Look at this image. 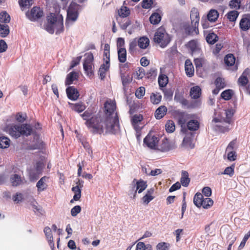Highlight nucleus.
Wrapping results in <instances>:
<instances>
[{
	"mask_svg": "<svg viewBox=\"0 0 250 250\" xmlns=\"http://www.w3.org/2000/svg\"><path fill=\"white\" fill-rule=\"evenodd\" d=\"M106 110V118L102 124L104 125L105 132L115 133L119 129V123L117 113L115 112L116 105L112 101H107L104 104Z\"/></svg>",
	"mask_w": 250,
	"mask_h": 250,
	"instance_id": "obj_1",
	"label": "nucleus"
},
{
	"mask_svg": "<svg viewBox=\"0 0 250 250\" xmlns=\"http://www.w3.org/2000/svg\"><path fill=\"white\" fill-rule=\"evenodd\" d=\"M45 30L50 34L55 32L59 34L63 31V23L62 17L57 18L55 14L50 13L46 17V23L44 25Z\"/></svg>",
	"mask_w": 250,
	"mask_h": 250,
	"instance_id": "obj_2",
	"label": "nucleus"
},
{
	"mask_svg": "<svg viewBox=\"0 0 250 250\" xmlns=\"http://www.w3.org/2000/svg\"><path fill=\"white\" fill-rule=\"evenodd\" d=\"M91 116L90 113L87 111H85L81 116L84 120H87L85 124L87 126L91 129L93 133H99L100 134L104 132V125L102 124V119L100 117H92L89 120Z\"/></svg>",
	"mask_w": 250,
	"mask_h": 250,
	"instance_id": "obj_3",
	"label": "nucleus"
},
{
	"mask_svg": "<svg viewBox=\"0 0 250 250\" xmlns=\"http://www.w3.org/2000/svg\"><path fill=\"white\" fill-rule=\"evenodd\" d=\"M32 128L30 125L22 124L21 125H12L8 128L9 134L15 138H19L21 135L28 136L32 133Z\"/></svg>",
	"mask_w": 250,
	"mask_h": 250,
	"instance_id": "obj_4",
	"label": "nucleus"
},
{
	"mask_svg": "<svg viewBox=\"0 0 250 250\" xmlns=\"http://www.w3.org/2000/svg\"><path fill=\"white\" fill-rule=\"evenodd\" d=\"M153 40L161 47L165 48L170 42L171 38L169 35L166 32L165 29L161 27L156 31Z\"/></svg>",
	"mask_w": 250,
	"mask_h": 250,
	"instance_id": "obj_5",
	"label": "nucleus"
},
{
	"mask_svg": "<svg viewBox=\"0 0 250 250\" xmlns=\"http://www.w3.org/2000/svg\"><path fill=\"white\" fill-rule=\"evenodd\" d=\"M80 6L75 2H72L67 10V17L66 19V26H68L77 20L79 16V10Z\"/></svg>",
	"mask_w": 250,
	"mask_h": 250,
	"instance_id": "obj_6",
	"label": "nucleus"
},
{
	"mask_svg": "<svg viewBox=\"0 0 250 250\" xmlns=\"http://www.w3.org/2000/svg\"><path fill=\"white\" fill-rule=\"evenodd\" d=\"M250 73V70L249 69H246L238 79V83L240 86L241 91L243 90L244 92L250 94V85L247 87V84L249 82L248 76H249Z\"/></svg>",
	"mask_w": 250,
	"mask_h": 250,
	"instance_id": "obj_7",
	"label": "nucleus"
},
{
	"mask_svg": "<svg viewBox=\"0 0 250 250\" xmlns=\"http://www.w3.org/2000/svg\"><path fill=\"white\" fill-rule=\"evenodd\" d=\"M85 57L83 63V69L87 75L91 76L93 74V55L91 53H88L85 54Z\"/></svg>",
	"mask_w": 250,
	"mask_h": 250,
	"instance_id": "obj_8",
	"label": "nucleus"
},
{
	"mask_svg": "<svg viewBox=\"0 0 250 250\" xmlns=\"http://www.w3.org/2000/svg\"><path fill=\"white\" fill-rule=\"evenodd\" d=\"M176 147L175 143L168 140L167 138L163 139L160 144L157 145L156 149L162 152H167Z\"/></svg>",
	"mask_w": 250,
	"mask_h": 250,
	"instance_id": "obj_9",
	"label": "nucleus"
},
{
	"mask_svg": "<svg viewBox=\"0 0 250 250\" xmlns=\"http://www.w3.org/2000/svg\"><path fill=\"white\" fill-rule=\"evenodd\" d=\"M159 141L158 137L148 133L144 139V144L151 149H156Z\"/></svg>",
	"mask_w": 250,
	"mask_h": 250,
	"instance_id": "obj_10",
	"label": "nucleus"
},
{
	"mask_svg": "<svg viewBox=\"0 0 250 250\" xmlns=\"http://www.w3.org/2000/svg\"><path fill=\"white\" fill-rule=\"evenodd\" d=\"M26 15L30 21H35L43 16V11L40 7H34Z\"/></svg>",
	"mask_w": 250,
	"mask_h": 250,
	"instance_id": "obj_11",
	"label": "nucleus"
},
{
	"mask_svg": "<svg viewBox=\"0 0 250 250\" xmlns=\"http://www.w3.org/2000/svg\"><path fill=\"white\" fill-rule=\"evenodd\" d=\"M190 19L191 24L194 26V30L196 31V34H198L199 30L198 27L200 20L199 13L197 9L195 8H193L190 11Z\"/></svg>",
	"mask_w": 250,
	"mask_h": 250,
	"instance_id": "obj_12",
	"label": "nucleus"
},
{
	"mask_svg": "<svg viewBox=\"0 0 250 250\" xmlns=\"http://www.w3.org/2000/svg\"><path fill=\"white\" fill-rule=\"evenodd\" d=\"M239 26L243 31H247L250 28V15H244L240 21Z\"/></svg>",
	"mask_w": 250,
	"mask_h": 250,
	"instance_id": "obj_13",
	"label": "nucleus"
},
{
	"mask_svg": "<svg viewBox=\"0 0 250 250\" xmlns=\"http://www.w3.org/2000/svg\"><path fill=\"white\" fill-rule=\"evenodd\" d=\"M66 92L68 98L70 100L75 101L79 97L78 91L74 86H69L66 89Z\"/></svg>",
	"mask_w": 250,
	"mask_h": 250,
	"instance_id": "obj_14",
	"label": "nucleus"
},
{
	"mask_svg": "<svg viewBox=\"0 0 250 250\" xmlns=\"http://www.w3.org/2000/svg\"><path fill=\"white\" fill-rule=\"evenodd\" d=\"M136 187L134 194L133 195V198H134L136 196V193L138 191L139 193H141L147 187L146 182L143 180H139L136 183Z\"/></svg>",
	"mask_w": 250,
	"mask_h": 250,
	"instance_id": "obj_15",
	"label": "nucleus"
},
{
	"mask_svg": "<svg viewBox=\"0 0 250 250\" xmlns=\"http://www.w3.org/2000/svg\"><path fill=\"white\" fill-rule=\"evenodd\" d=\"M48 178L46 176L42 177L37 183L36 187L38 188V191L40 192L44 191L47 187L46 182Z\"/></svg>",
	"mask_w": 250,
	"mask_h": 250,
	"instance_id": "obj_16",
	"label": "nucleus"
},
{
	"mask_svg": "<svg viewBox=\"0 0 250 250\" xmlns=\"http://www.w3.org/2000/svg\"><path fill=\"white\" fill-rule=\"evenodd\" d=\"M185 68L187 76L190 77L194 74V68L191 62L189 60H187L185 62Z\"/></svg>",
	"mask_w": 250,
	"mask_h": 250,
	"instance_id": "obj_17",
	"label": "nucleus"
},
{
	"mask_svg": "<svg viewBox=\"0 0 250 250\" xmlns=\"http://www.w3.org/2000/svg\"><path fill=\"white\" fill-rule=\"evenodd\" d=\"M190 178L188 177V173L186 171H182L180 179V184L183 187H187L190 182Z\"/></svg>",
	"mask_w": 250,
	"mask_h": 250,
	"instance_id": "obj_18",
	"label": "nucleus"
},
{
	"mask_svg": "<svg viewBox=\"0 0 250 250\" xmlns=\"http://www.w3.org/2000/svg\"><path fill=\"white\" fill-rule=\"evenodd\" d=\"M138 45L141 49H146L149 44V40L146 37H142L137 39Z\"/></svg>",
	"mask_w": 250,
	"mask_h": 250,
	"instance_id": "obj_19",
	"label": "nucleus"
},
{
	"mask_svg": "<svg viewBox=\"0 0 250 250\" xmlns=\"http://www.w3.org/2000/svg\"><path fill=\"white\" fill-rule=\"evenodd\" d=\"M167 112V108L164 105L158 107L155 113V117L157 119H160L163 118Z\"/></svg>",
	"mask_w": 250,
	"mask_h": 250,
	"instance_id": "obj_20",
	"label": "nucleus"
},
{
	"mask_svg": "<svg viewBox=\"0 0 250 250\" xmlns=\"http://www.w3.org/2000/svg\"><path fill=\"white\" fill-rule=\"evenodd\" d=\"M71 108L79 113L82 112L85 109V105L81 102L77 103L76 104H71L69 103Z\"/></svg>",
	"mask_w": 250,
	"mask_h": 250,
	"instance_id": "obj_21",
	"label": "nucleus"
},
{
	"mask_svg": "<svg viewBox=\"0 0 250 250\" xmlns=\"http://www.w3.org/2000/svg\"><path fill=\"white\" fill-rule=\"evenodd\" d=\"M78 77V75L77 72L74 71L70 72L66 77L65 82V85H70L75 80L77 79Z\"/></svg>",
	"mask_w": 250,
	"mask_h": 250,
	"instance_id": "obj_22",
	"label": "nucleus"
},
{
	"mask_svg": "<svg viewBox=\"0 0 250 250\" xmlns=\"http://www.w3.org/2000/svg\"><path fill=\"white\" fill-rule=\"evenodd\" d=\"M201 94V89L199 86H195L191 88L190 91V95L192 98L198 99Z\"/></svg>",
	"mask_w": 250,
	"mask_h": 250,
	"instance_id": "obj_23",
	"label": "nucleus"
},
{
	"mask_svg": "<svg viewBox=\"0 0 250 250\" xmlns=\"http://www.w3.org/2000/svg\"><path fill=\"white\" fill-rule=\"evenodd\" d=\"M200 126L199 122L196 120H190L187 123L188 128L191 131L198 130Z\"/></svg>",
	"mask_w": 250,
	"mask_h": 250,
	"instance_id": "obj_24",
	"label": "nucleus"
},
{
	"mask_svg": "<svg viewBox=\"0 0 250 250\" xmlns=\"http://www.w3.org/2000/svg\"><path fill=\"white\" fill-rule=\"evenodd\" d=\"M183 145L188 148L192 149L194 147V144L191 136H186L183 139Z\"/></svg>",
	"mask_w": 250,
	"mask_h": 250,
	"instance_id": "obj_25",
	"label": "nucleus"
},
{
	"mask_svg": "<svg viewBox=\"0 0 250 250\" xmlns=\"http://www.w3.org/2000/svg\"><path fill=\"white\" fill-rule=\"evenodd\" d=\"M11 17L6 11H3L0 13V23L7 24L10 21Z\"/></svg>",
	"mask_w": 250,
	"mask_h": 250,
	"instance_id": "obj_26",
	"label": "nucleus"
},
{
	"mask_svg": "<svg viewBox=\"0 0 250 250\" xmlns=\"http://www.w3.org/2000/svg\"><path fill=\"white\" fill-rule=\"evenodd\" d=\"M10 33L9 27L7 24L0 23V36L2 38L7 37Z\"/></svg>",
	"mask_w": 250,
	"mask_h": 250,
	"instance_id": "obj_27",
	"label": "nucleus"
},
{
	"mask_svg": "<svg viewBox=\"0 0 250 250\" xmlns=\"http://www.w3.org/2000/svg\"><path fill=\"white\" fill-rule=\"evenodd\" d=\"M118 60L120 62L124 63L126 60V51L125 48H120L118 50Z\"/></svg>",
	"mask_w": 250,
	"mask_h": 250,
	"instance_id": "obj_28",
	"label": "nucleus"
},
{
	"mask_svg": "<svg viewBox=\"0 0 250 250\" xmlns=\"http://www.w3.org/2000/svg\"><path fill=\"white\" fill-rule=\"evenodd\" d=\"M218 16V12L215 9H211L207 15L208 19L210 22L215 21L217 20Z\"/></svg>",
	"mask_w": 250,
	"mask_h": 250,
	"instance_id": "obj_29",
	"label": "nucleus"
},
{
	"mask_svg": "<svg viewBox=\"0 0 250 250\" xmlns=\"http://www.w3.org/2000/svg\"><path fill=\"white\" fill-rule=\"evenodd\" d=\"M204 201L203 195L200 193H197L193 199V202L197 207L202 206Z\"/></svg>",
	"mask_w": 250,
	"mask_h": 250,
	"instance_id": "obj_30",
	"label": "nucleus"
},
{
	"mask_svg": "<svg viewBox=\"0 0 250 250\" xmlns=\"http://www.w3.org/2000/svg\"><path fill=\"white\" fill-rule=\"evenodd\" d=\"M109 68V63L107 64L105 62L101 65L99 68V73L101 79L104 78L105 76V73Z\"/></svg>",
	"mask_w": 250,
	"mask_h": 250,
	"instance_id": "obj_31",
	"label": "nucleus"
},
{
	"mask_svg": "<svg viewBox=\"0 0 250 250\" xmlns=\"http://www.w3.org/2000/svg\"><path fill=\"white\" fill-rule=\"evenodd\" d=\"M153 191V189L147 190L146 194L142 198V201L144 204H148L153 199V197L152 196Z\"/></svg>",
	"mask_w": 250,
	"mask_h": 250,
	"instance_id": "obj_32",
	"label": "nucleus"
},
{
	"mask_svg": "<svg viewBox=\"0 0 250 250\" xmlns=\"http://www.w3.org/2000/svg\"><path fill=\"white\" fill-rule=\"evenodd\" d=\"M225 62L228 66H232L235 62V58L232 54H229L226 56L224 59Z\"/></svg>",
	"mask_w": 250,
	"mask_h": 250,
	"instance_id": "obj_33",
	"label": "nucleus"
},
{
	"mask_svg": "<svg viewBox=\"0 0 250 250\" xmlns=\"http://www.w3.org/2000/svg\"><path fill=\"white\" fill-rule=\"evenodd\" d=\"M72 190L74 192L75 194L73 199L70 201L71 203H73V200H79L81 197V188L78 187H74L72 188Z\"/></svg>",
	"mask_w": 250,
	"mask_h": 250,
	"instance_id": "obj_34",
	"label": "nucleus"
},
{
	"mask_svg": "<svg viewBox=\"0 0 250 250\" xmlns=\"http://www.w3.org/2000/svg\"><path fill=\"white\" fill-rule=\"evenodd\" d=\"M10 181L13 186L17 187L21 184V180L20 176L18 174L11 175Z\"/></svg>",
	"mask_w": 250,
	"mask_h": 250,
	"instance_id": "obj_35",
	"label": "nucleus"
},
{
	"mask_svg": "<svg viewBox=\"0 0 250 250\" xmlns=\"http://www.w3.org/2000/svg\"><path fill=\"white\" fill-rule=\"evenodd\" d=\"M161 20V17L158 13L152 14L149 18V21L151 23L157 24L159 23Z\"/></svg>",
	"mask_w": 250,
	"mask_h": 250,
	"instance_id": "obj_36",
	"label": "nucleus"
},
{
	"mask_svg": "<svg viewBox=\"0 0 250 250\" xmlns=\"http://www.w3.org/2000/svg\"><path fill=\"white\" fill-rule=\"evenodd\" d=\"M10 140L9 138L5 136L0 137V147L1 148H6L9 147Z\"/></svg>",
	"mask_w": 250,
	"mask_h": 250,
	"instance_id": "obj_37",
	"label": "nucleus"
},
{
	"mask_svg": "<svg viewBox=\"0 0 250 250\" xmlns=\"http://www.w3.org/2000/svg\"><path fill=\"white\" fill-rule=\"evenodd\" d=\"M30 205L32 207V208L33 211L36 212H39L40 213H42V208L40 206L38 205L37 202L35 201V200L33 198H31L30 199Z\"/></svg>",
	"mask_w": 250,
	"mask_h": 250,
	"instance_id": "obj_38",
	"label": "nucleus"
},
{
	"mask_svg": "<svg viewBox=\"0 0 250 250\" xmlns=\"http://www.w3.org/2000/svg\"><path fill=\"white\" fill-rule=\"evenodd\" d=\"M217 36L213 33H209L206 37L207 42L211 44L215 43L217 41Z\"/></svg>",
	"mask_w": 250,
	"mask_h": 250,
	"instance_id": "obj_39",
	"label": "nucleus"
},
{
	"mask_svg": "<svg viewBox=\"0 0 250 250\" xmlns=\"http://www.w3.org/2000/svg\"><path fill=\"white\" fill-rule=\"evenodd\" d=\"M233 94V92L231 89H228L224 91L221 94V97L225 100H229L231 99Z\"/></svg>",
	"mask_w": 250,
	"mask_h": 250,
	"instance_id": "obj_40",
	"label": "nucleus"
},
{
	"mask_svg": "<svg viewBox=\"0 0 250 250\" xmlns=\"http://www.w3.org/2000/svg\"><path fill=\"white\" fill-rule=\"evenodd\" d=\"M138 45L137 39L136 38L133 39L130 41L129 44L128 51L130 53H133L136 49Z\"/></svg>",
	"mask_w": 250,
	"mask_h": 250,
	"instance_id": "obj_41",
	"label": "nucleus"
},
{
	"mask_svg": "<svg viewBox=\"0 0 250 250\" xmlns=\"http://www.w3.org/2000/svg\"><path fill=\"white\" fill-rule=\"evenodd\" d=\"M239 15V13L237 11H231L228 13L227 16L228 19L230 21H235L238 16Z\"/></svg>",
	"mask_w": 250,
	"mask_h": 250,
	"instance_id": "obj_42",
	"label": "nucleus"
},
{
	"mask_svg": "<svg viewBox=\"0 0 250 250\" xmlns=\"http://www.w3.org/2000/svg\"><path fill=\"white\" fill-rule=\"evenodd\" d=\"M162 96L159 94L152 93L150 96V101L153 104H157L161 101Z\"/></svg>",
	"mask_w": 250,
	"mask_h": 250,
	"instance_id": "obj_43",
	"label": "nucleus"
},
{
	"mask_svg": "<svg viewBox=\"0 0 250 250\" xmlns=\"http://www.w3.org/2000/svg\"><path fill=\"white\" fill-rule=\"evenodd\" d=\"M168 83L167 77L166 75H160L158 78V83L160 87H164Z\"/></svg>",
	"mask_w": 250,
	"mask_h": 250,
	"instance_id": "obj_44",
	"label": "nucleus"
},
{
	"mask_svg": "<svg viewBox=\"0 0 250 250\" xmlns=\"http://www.w3.org/2000/svg\"><path fill=\"white\" fill-rule=\"evenodd\" d=\"M166 130L168 133H172L175 129V126L172 121L169 120L165 125Z\"/></svg>",
	"mask_w": 250,
	"mask_h": 250,
	"instance_id": "obj_45",
	"label": "nucleus"
},
{
	"mask_svg": "<svg viewBox=\"0 0 250 250\" xmlns=\"http://www.w3.org/2000/svg\"><path fill=\"white\" fill-rule=\"evenodd\" d=\"M130 14V10L125 6H122L119 10V15L123 18L126 17Z\"/></svg>",
	"mask_w": 250,
	"mask_h": 250,
	"instance_id": "obj_46",
	"label": "nucleus"
},
{
	"mask_svg": "<svg viewBox=\"0 0 250 250\" xmlns=\"http://www.w3.org/2000/svg\"><path fill=\"white\" fill-rule=\"evenodd\" d=\"M121 79L122 84L124 86H126L131 82L132 78L128 75L121 74Z\"/></svg>",
	"mask_w": 250,
	"mask_h": 250,
	"instance_id": "obj_47",
	"label": "nucleus"
},
{
	"mask_svg": "<svg viewBox=\"0 0 250 250\" xmlns=\"http://www.w3.org/2000/svg\"><path fill=\"white\" fill-rule=\"evenodd\" d=\"M234 166L233 165H231L230 167H226L225 170L221 172V174H225L228 175L230 177H231L234 174Z\"/></svg>",
	"mask_w": 250,
	"mask_h": 250,
	"instance_id": "obj_48",
	"label": "nucleus"
},
{
	"mask_svg": "<svg viewBox=\"0 0 250 250\" xmlns=\"http://www.w3.org/2000/svg\"><path fill=\"white\" fill-rule=\"evenodd\" d=\"M234 114L233 110L231 109H229L225 111L226 119L225 121L227 123H230L231 117Z\"/></svg>",
	"mask_w": 250,
	"mask_h": 250,
	"instance_id": "obj_49",
	"label": "nucleus"
},
{
	"mask_svg": "<svg viewBox=\"0 0 250 250\" xmlns=\"http://www.w3.org/2000/svg\"><path fill=\"white\" fill-rule=\"evenodd\" d=\"M213 201L209 198L207 197L204 199L203 207L204 208H208L213 205Z\"/></svg>",
	"mask_w": 250,
	"mask_h": 250,
	"instance_id": "obj_50",
	"label": "nucleus"
},
{
	"mask_svg": "<svg viewBox=\"0 0 250 250\" xmlns=\"http://www.w3.org/2000/svg\"><path fill=\"white\" fill-rule=\"evenodd\" d=\"M19 4L21 8L30 6L33 3V0H20Z\"/></svg>",
	"mask_w": 250,
	"mask_h": 250,
	"instance_id": "obj_51",
	"label": "nucleus"
},
{
	"mask_svg": "<svg viewBox=\"0 0 250 250\" xmlns=\"http://www.w3.org/2000/svg\"><path fill=\"white\" fill-rule=\"evenodd\" d=\"M148 248H151V245L150 244L146 245L144 242H139L136 245L135 250H146Z\"/></svg>",
	"mask_w": 250,
	"mask_h": 250,
	"instance_id": "obj_52",
	"label": "nucleus"
},
{
	"mask_svg": "<svg viewBox=\"0 0 250 250\" xmlns=\"http://www.w3.org/2000/svg\"><path fill=\"white\" fill-rule=\"evenodd\" d=\"M250 230L249 231L247 232V233L245 235L242 241H241L240 245L239 246V247H238L239 250H241L245 247L246 243L247 241L248 240V239L250 238Z\"/></svg>",
	"mask_w": 250,
	"mask_h": 250,
	"instance_id": "obj_53",
	"label": "nucleus"
},
{
	"mask_svg": "<svg viewBox=\"0 0 250 250\" xmlns=\"http://www.w3.org/2000/svg\"><path fill=\"white\" fill-rule=\"evenodd\" d=\"M145 94V88L144 87L141 86L138 88L135 92V95L138 99L142 98Z\"/></svg>",
	"mask_w": 250,
	"mask_h": 250,
	"instance_id": "obj_54",
	"label": "nucleus"
},
{
	"mask_svg": "<svg viewBox=\"0 0 250 250\" xmlns=\"http://www.w3.org/2000/svg\"><path fill=\"white\" fill-rule=\"evenodd\" d=\"M215 84L216 87H219L221 89L224 88L225 86V83L224 80L220 77L217 78L216 79V80L215 81Z\"/></svg>",
	"mask_w": 250,
	"mask_h": 250,
	"instance_id": "obj_55",
	"label": "nucleus"
},
{
	"mask_svg": "<svg viewBox=\"0 0 250 250\" xmlns=\"http://www.w3.org/2000/svg\"><path fill=\"white\" fill-rule=\"evenodd\" d=\"M143 120V116L141 115H135L131 119L132 124H141Z\"/></svg>",
	"mask_w": 250,
	"mask_h": 250,
	"instance_id": "obj_56",
	"label": "nucleus"
},
{
	"mask_svg": "<svg viewBox=\"0 0 250 250\" xmlns=\"http://www.w3.org/2000/svg\"><path fill=\"white\" fill-rule=\"evenodd\" d=\"M185 30L188 35H192L195 33L196 35L198 34L196 33V31L194 30V26L192 24V26L189 25H185Z\"/></svg>",
	"mask_w": 250,
	"mask_h": 250,
	"instance_id": "obj_57",
	"label": "nucleus"
},
{
	"mask_svg": "<svg viewBox=\"0 0 250 250\" xmlns=\"http://www.w3.org/2000/svg\"><path fill=\"white\" fill-rule=\"evenodd\" d=\"M81 211V207L80 206H75L71 210V214L72 216H76Z\"/></svg>",
	"mask_w": 250,
	"mask_h": 250,
	"instance_id": "obj_58",
	"label": "nucleus"
},
{
	"mask_svg": "<svg viewBox=\"0 0 250 250\" xmlns=\"http://www.w3.org/2000/svg\"><path fill=\"white\" fill-rule=\"evenodd\" d=\"M188 46L192 52H194L197 49V42L194 40L189 41L188 43Z\"/></svg>",
	"mask_w": 250,
	"mask_h": 250,
	"instance_id": "obj_59",
	"label": "nucleus"
},
{
	"mask_svg": "<svg viewBox=\"0 0 250 250\" xmlns=\"http://www.w3.org/2000/svg\"><path fill=\"white\" fill-rule=\"evenodd\" d=\"M227 158L230 161H234L236 158V152L233 150L227 151Z\"/></svg>",
	"mask_w": 250,
	"mask_h": 250,
	"instance_id": "obj_60",
	"label": "nucleus"
},
{
	"mask_svg": "<svg viewBox=\"0 0 250 250\" xmlns=\"http://www.w3.org/2000/svg\"><path fill=\"white\" fill-rule=\"evenodd\" d=\"M26 117V116L25 114L18 113L16 115V119L18 122L20 123H23L25 120Z\"/></svg>",
	"mask_w": 250,
	"mask_h": 250,
	"instance_id": "obj_61",
	"label": "nucleus"
},
{
	"mask_svg": "<svg viewBox=\"0 0 250 250\" xmlns=\"http://www.w3.org/2000/svg\"><path fill=\"white\" fill-rule=\"evenodd\" d=\"M43 231L46 238H51L53 237L51 229L49 227H45Z\"/></svg>",
	"mask_w": 250,
	"mask_h": 250,
	"instance_id": "obj_62",
	"label": "nucleus"
},
{
	"mask_svg": "<svg viewBox=\"0 0 250 250\" xmlns=\"http://www.w3.org/2000/svg\"><path fill=\"white\" fill-rule=\"evenodd\" d=\"M152 4V0H143L142 3V7L146 9H148L150 8Z\"/></svg>",
	"mask_w": 250,
	"mask_h": 250,
	"instance_id": "obj_63",
	"label": "nucleus"
},
{
	"mask_svg": "<svg viewBox=\"0 0 250 250\" xmlns=\"http://www.w3.org/2000/svg\"><path fill=\"white\" fill-rule=\"evenodd\" d=\"M157 250H167V243L165 242L159 243L156 246Z\"/></svg>",
	"mask_w": 250,
	"mask_h": 250,
	"instance_id": "obj_64",
	"label": "nucleus"
}]
</instances>
